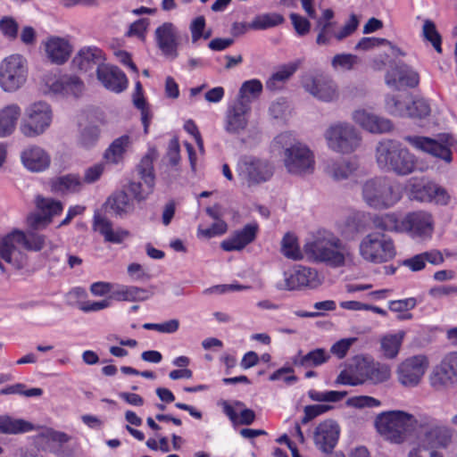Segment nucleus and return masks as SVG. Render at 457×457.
I'll return each instance as SVG.
<instances>
[{
  "label": "nucleus",
  "mask_w": 457,
  "mask_h": 457,
  "mask_svg": "<svg viewBox=\"0 0 457 457\" xmlns=\"http://www.w3.org/2000/svg\"><path fill=\"white\" fill-rule=\"evenodd\" d=\"M270 147L273 152L281 154L287 173L304 177L314 172V154L305 143L296 137L295 133H279L271 141Z\"/></svg>",
  "instance_id": "obj_1"
},
{
  "label": "nucleus",
  "mask_w": 457,
  "mask_h": 457,
  "mask_svg": "<svg viewBox=\"0 0 457 457\" xmlns=\"http://www.w3.org/2000/svg\"><path fill=\"white\" fill-rule=\"evenodd\" d=\"M45 245V237L42 235L24 232L15 229L0 237V257L15 270L22 269L26 264V255L22 249L40 251ZM0 272L5 273V268L0 262Z\"/></svg>",
  "instance_id": "obj_2"
},
{
  "label": "nucleus",
  "mask_w": 457,
  "mask_h": 457,
  "mask_svg": "<svg viewBox=\"0 0 457 457\" xmlns=\"http://www.w3.org/2000/svg\"><path fill=\"white\" fill-rule=\"evenodd\" d=\"M417 415L401 410L383 411L374 421L377 431L387 441L401 445L417 432Z\"/></svg>",
  "instance_id": "obj_3"
},
{
  "label": "nucleus",
  "mask_w": 457,
  "mask_h": 457,
  "mask_svg": "<svg viewBox=\"0 0 457 457\" xmlns=\"http://www.w3.org/2000/svg\"><path fill=\"white\" fill-rule=\"evenodd\" d=\"M257 98V79L245 81L239 90L236 101L228 106L224 129L229 134L243 132L251 117L252 103Z\"/></svg>",
  "instance_id": "obj_4"
},
{
  "label": "nucleus",
  "mask_w": 457,
  "mask_h": 457,
  "mask_svg": "<svg viewBox=\"0 0 457 457\" xmlns=\"http://www.w3.org/2000/svg\"><path fill=\"white\" fill-rule=\"evenodd\" d=\"M363 202L375 210L393 207L402 198L399 188L386 177L368 179L361 184Z\"/></svg>",
  "instance_id": "obj_5"
},
{
  "label": "nucleus",
  "mask_w": 457,
  "mask_h": 457,
  "mask_svg": "<svg viewBox=\"0 0 457 457\" xmlns=\"http://www.w3.org/2000/svg\"><path fill=\"white\" fill-rule=\"evenodd\" d=\"M417 431L422 432L419 446L423 450L446 449L453 441V430L427 413H419Z\"/></svg>",
  "instance_id": "obj_6"
},
{
  "label": "nucleus",
  "mask_w": 457,
  "mask_h": 457,
  "mask_svg": "<svg viewBox=\"0 0 457 457\" xmlns=\"http://www.w3.org/2000/svg\"><path fill=\"white\" fill-rule=\"evenodd\" d=\"M322 278L314 269L296 266L283 272H277L272 277V284L279 290L314 289L320 287Z\"/></svg>",
  "instance_id": "obj_7"
},
{
  "label": "nucleus",
  "mask_w": 457,
  "mask_h": 457,
  "mask_svg": "<svg viewBox=\"0 0 457 457\" xmlns=\"http://www.w3.org/2000/svg\"><path fill=\"white\" fill-rule=\"evenodd\" d=\"M359 252L365 261L372 263L387 262L396 254L393 239L379 231L367 234L360 242Z\"/></svg>",
  "instance_id": "obj_8"
},
{
  "label": "nucleus",
  "mask_w": 457,
  "mask_h": 457,
  "mask_svg": "<svg viewBox=\"0 0 457 457\" xmlns=\"http://www.w3.org/2000/svg\"><path fill=\"white\" fill-rule=\"evenodd\" d=\"M328 147L338 154H351L361 145V136L348 122L337 121L328 127L324 132Z\"/></svg>",
  "instance_id": "obj_9"
},
{
  "label": "nucleus",
  "mask_w": 457,
  "mask_h": 457,
  "mask_svg": "<svg viewBox=\"0 0 457 457\" xmlns=\"http://www.w3.org/2000/svg\"><path fill=\"white\" fill-rule=\"evenodd\" d=\"M52 119L50 105L43 101L35 102L25 109L20 129L26 137H37L50 127Z\"/></svg>",
  "instance_id": "obj_10"
},
{
  "label": "nucleus",
  "mask_w": 457,
  "mask_h": 457,
  "mask_svg": "<svg viewBox=\"0 0 457 457\" xmlns=\"http://www.w3.org/2000/svg\"><path fill=\"white\" fill-rule=\"evenodd\" d=\"M27 77V62L22 55L11 54L0 62V87L4 92L12 93L20 89Z\"/></svg>",
  "instance_id": "obj_11"
},
{
  "label": "nucleus",
  "mask_w": 457,
  "mask_h": 457,
  "mask_svg": "<svg viewBox=\"0 0 457 457\" xmlns=\"http://www.w3.org/2000/svg\"><path fill=\"white\" fill-rule=\"evenodd\" d=\"M434 228V218L426 211L410 212L400 220V233H404L418 242L429 240Z\"/></svg>",
  "instance_id": "obj_12"
},
{
  "label": "nucleus",
  "mask_w": 457,
  "mask_h": 457,
  "mask_svg": "<svg viewBox=\"0 0 457 457\" xmlns=\"http://www.w3.org/2000/svg\"><path fill=\"white\" fill-rule=\"evenodd\" d=\"M301 85L306 93L321 102L329 103L339 97L337 83L328 75L305 74Z\"/></svg>",
  "instance_id": "obj_13"
},
{
  "label": "nucleus",
  "mask_w": 457,
  "mask_h": 457,
  "mask_svg": "<svg viewBox=\"0 0 457 457\" xmlns=\"http://www.w3.org/2000/svg\"><path fill=\"white\" fill-rule=\"evenodd\" d=\"M429 366L424 354L413 355L399 363L396 369L397 380L405 387L417 386Z\"/></svg>",
  "instance_id": "obj_14"
},
{
  "label": "nucleus",
  "mask_w": 457,
  "mask_h": 457,
  "mask_svg": "<svg viewBox=\"0 0 457 457\" xmlns=\"http://www.w3.org/2000/svg\"><path fill=\"white\" fill-rule=\"evenodd\" d=\"M403 139L417 150L428 153L446 162L452 161L450 150L452 137L449 136H440L438 139L421 136H406Z\"/></svg>",
  "instance_id": "obj_15"
},
{
  "label": "nucleus",
  "mask_w": 457,
  "mask_h": 457,
  "mask_svg": "<svg viewBox=\"0 0 457 457\" xmlns=\"http://www.w3.org/2000/svg\"><path fill=\"white\" fill-rule=\"evenodd\" d=\"M410 196L420 202L435 201L438 204L445 205L449 201L446 190L424 178H411L408 182Z\"/></svg>",
  "instance_id": "obj_16"
},
{
  "label": "nucleus",
  "mask_w": 457,
  "mask_h": 457,
  "mask_svg": "<svg viewBox=\"0 0 457 457\" xmlns=\"http://www.w3.org/2000/svg\"><path fill=\"white\" fill-rule=\"evenodd\" d=\"M429 383L436 390H444L457 383V353L446 354L429 376Z\"/></svg>",
  "instance_id": "obj_17"
},
{
  "label": "nucleus",
  "mask_w": 457,
  "mask_h": 457,
  "mask_svg": "<svg viewBox=\"0 0 457 457\" xmlns=\"http://www.w3.org/2000/svg\"><path fill=\"white\" fill-rule=\"evenodd\" d=\"M385 82L395 90H400L403 86L416 87L420 83V75L412 67L399 62L386 71Z\"/></svg>",
  "instance_id": "obj_18"
},
{
  "label": "nucleus",
  "mask_w": 457,
  "mask_h": 457,
  "mask_svg": "<svg viewBox=\"0 0 457 457\" xmlns=\"http://www.w3.org/2000/svg\"><path fill=\"white\" fill-rule=\"evenodd\" d=\"M43 81L48 93L54 95L79 96L83 90L82 81L76 76L45 75Z\"/></svg>",
  "instance_id": "obj_19"
},
{
  "label": "nucleus",
  "mask_w": 457,
  "mask_h": 457,
  "mask_svg": "<svg viewBox=\"0 0 457 457\" xmlns=\"http://www.w3.org/2000/svg\"><path fill=\"white\" fill-rule=\"evenodd\" d=\"M158 48L162 54L170 60L178 57V37L175 26L171 22H164L154 32Z\"/></svg>",
  "instance_id": "obj_20"
},
{
  "label": "nucleus",
  "mask_w": 457,
  "mask_h": 457,
  "mask_svg": "<svg viewBox=\"0 0 457 457\" xmlns=\"http://www.w3.org/2000/svg\"><path fill=\"white\" fill-rule=\"evenodd\" d=\"M339 427L333 420H325L319 424L314 431V444L325 453H331L339 437Z\"/></svg>",
  "instance_id": "obj_21"
},
{
  "label": "nucleus",
  "mask_w": 457,
  "mask_h": 457,
  "mask_svg": "<svg viewBox=\"0 0 457 457\" xmlns=\"http://www.w3.org/2000/svg\"><path fill=\"white\" fill-rule=\"evenodd\" d=\"M104 55L103 51L96 46H84L73 57L72 66L82 72H88L96 70L98 73L99 67L104 66Z\"/></svg>",
  "instance_id": "obj_22"
},
{
  "label": "nucleus",
  "mask_w": 457,
  "mask_h": 457,
  "mask_svg": "<svg viewBox=\"0 0 457 457\" xmlns=\"http://www.w3.org/2000/svg\"><path fill=\"white\" fill-rule=\"evenodd\" d=\"M98 80L107 89L114 93H121L128 87L126 74L118 67L105 64L99 67Z\"/></svg>",
  "instance_id": "obj_23"
},
{
  "label": "nucleus",
  "mask_w": 457,
  "mask_h": 457,
  "mask_svg": "<svg viewBox=\"0 0 457 457\" xmlns=\"http://www.w3.org/2000/svg\"><path fill=\"white\" fill-rule=\"evenodd\" d=\"M46 57L54 64H63L71 57L72 46L65 37L51 36L47 37L45 44Z\"/></svg>",
  "instance_id": "obj_24"
},
{
  "label": "nucleus",
  "mask_w": 457,
  "mask_h": 457,
  "mask_svg": "<svg viewBox=\"0 0 457 457\" xmlns=\"http://www.w3.org/2000/svg\"><path fill=\"white\" fill-rule=\"evenodd\" d=\"M335 13L332 9H324L320 17L313 18L314 29L317 31L316 44L318 46H328L335 37L337 22L333 21Z\"/></svg>",
  "instance_id": "obj_25"
},
{
  "label": "nucleus",
  "mask_w": 457,
  "mask_h": 457,
  "mask_svg": "<svg viewBox=\"0 0 457 457\" xmlns=\"http://www.w3.org/2000/svg\"><path fill=\"white\" fill-rule=\"evenodd\" d=\"M93 228L104 237L105 242L121 244L129 237V231L122 228H112V221L100 213H96L93 218Z\"/></svg>",
  "instance_id": "obj_26"
},
{
  "label": "nucleus",
  "mask_w": 457,
  "mask_h": 457,
  "mask_svg": "<svg viewBox=\"0 0 457 457\" xmlns=\"http://www.w3.org/2000/svg\"><path fill=\"white\" fill-rule=\"evenodd\" d=\"M21 162L24 167L33 172H40L49 167L50 156L41 147L29 145L21 154Z\"/></svg>",
  "instance_id": "obj_27"
},
{
  "label": "nucleus",
  "mask_w": 457,
  "mask_h": 457,
  "mask_svg": "<svg viewBox=\"0 0 457 457\" xmlns=\"http://www.w3.org/2000/svg\"><path fill=\"white\" fill-rule=\"evenodd\" d=\"M423 170V168L419 165L418 159L415 155L401 145L389 171L398 176H407L413 172Z\"/></svg>",
  "instance_id": "obj_28"
},
{
  "label": "nucleus",
  "mask_w": 457,
  "mask_h": 457,
  "mask_svg": "<svg viewBox=\"0 0 457 457\" xmlns=\"http://www.w3.org/2000/svg\"><path fill=\"white\" fill-rule=\"evenodd\" d=\"M358 169V164L352 160L331 159L327 161L324 172L336 182L348 179Z\"/></svg>",
  "instance_id": "obj_29"
},
{
  "label": "nucleus",
  "mask_w": 457,
  "mask_h": 457,
  "mask_svg": "<svg viewBox=\"0 0 457 457\" xmlns=\"http://www.w3.org/2000/svg\"><path fill=\"white\" fill-rule=\"evenodd\" d=\"M256 227L246 225L242 229L236 231L232 236L223 240L221 248L226 252L239 251L252 242L256 235Z\"/></svg>",
  "instance_id": "obj_30"
},
{
  "label": "nucleus",
  "mask_w": 457,
  "mask_h": 457,
  "mask_svg": "<svg viewBox=\"0 0 457 457\" xmlns=\"http://www.w3.org/2000/svg\"><path fill=\"white\" fill-rule=\"evenodd\" d=\"M401 145L400 142L393 139H386L378 144L376 147V161L380 169L389 171Z\"/></svg>",
  "instance_id": "obj_31"
},
{
  "label": "nucleus",
  "mask_w": 457,
  "mask_h": 457,
  "mask_svg": "<svg viewBox=\"0 0 457 457\" xmlns=\"http://www.w3.org/2000/svg\"><path fill=\"white\" fill-rule=\"evenodd\" d=\"M332 238L337 237L331 234L315 237L312 241L304 245L305 253L316 262H326L328 251L331 247H334V245L330 244L332 242Z\"/></svg>",
  "instance_id": "obj_32"
},
{
  "label": "nucleus",
  "mask_w": 457,
  "mask_h": 457,
  "mask_svg": "<svg viewBox=\"0 0 457 457\" xmlns=\"http://www.w3.org/2000/svg\"><path fill=\"white\" fill-rule=\"evenodd\" d=\"M299 65L300 61H295L279 66L266 81V87L270 91L283 88L286 82L288 81V79L298 70Z\"/></svg>",
  "instance_id": "obj_33"
},
{
  "label": "nucleus",
  "mask_w": 457,
  "mask_h": 457,
  "mask_svg": "<svg viewBox=\"0 0 457 457\" xmlns=\"http://www.w3.org/2000/svg\"><path fill=\"white\" fill-rule=\"evenodd\" d=\"M237 174L247 187L257 185V159L253 155H242L237 162Z\"/></svg>",
  "instance_id": "obj_34"
},
{
  "label": "nucleus",
  "mask_w": 457,
  "mask_h": 457,
  "mask_svg": "<svg viewBox=\"0 0 457 457\" xmlns=\"http://www.w3.org/2000/svg\"><path fill=\"white\" fill-rule=\"evenodd\" d=\"M106 205L118 217H125L133 212L135 206L129 195L120 190L112 193L106 201Z\"/></svg>",
  "instance_id": "obj_35"
},
{
  "label": "nucleus",
  "mask_w": 457,
  "mask_h": 457,
  "mask_svg": "<svg viewBox=\"0 0 457 457\" xmlns=\"http://www.w3.org/2000/svg\"><path fill=\"white\" fill-rule=\"evenodd\" d=\"M34 425L23 419H17L7 414L0 415V434L19 435L34 430Z\"/></svg>",
  "instance_id": "obj_36"
},
{
  "label": "nucleus",
  "mask_w": 457,
  "mask_h": 457,
  "mask_svg": "<svg viewBox=\"0 0 457 457\" xmlns=\"http://www.w3.org/2000/svg\"><path fill=\"white\" fill-rule=\"evenodd\" d=\"M21 116V108L16 104H9L0 110V137L10 136Z\"/></svg>",
  "instance_id": "obj_37"
},
{
  "label": "nucleus",
  "mask_w": 457,
  "mask_h": 457,
  "mask_svg": "<svg viewBox=\"0 0 457 457\" xmlns=\"http://www.w3.org/2000/svg\"><path fill=\"white\" fill-rule=\"evenodd\" d=\"M82 180L78 174H67L55 178L51 182L52 191L61 194H71L80 191Z\"/></svg>",
  "instance_id": "obj_38"
},
{
  "label": "nucleus",
  "mask_w": 457,
  "mask_h": 457,
  "mask_svg": "<svg viewBox=\"0 0 457 457\" xmlns=\"http://www.w3.org/2000/svg\"><path fill=\"white\" fill-rule=\"evenodd\" d=\"M130 137L123 135L114 139L104 154L105 161L112 164H119L123 161L124 154L130 145Z\"/></svg>",
  "instance_id": "obj_39"
},
{
  "label": "nucleus",
  "mask_w": 457,
  "mask_h": 457,
  "mask_svg": "<svg viewBox=\"0 0 457 457\" xmlns=\"http://www.w3.org/2000/svg\"><path fill=\"white\" fill-rule=\"evenodd\" d=\"M330 244H332L334 247H331L328 251L325 263L334 268L344 266L345 261L352 257L349 247L343 244L339 238H332Z\"/></svg>",
  "instance_id": "obj_40"
},
{
  "label": "nucleus",
  "mask_w": 457,
  "mask_h": 457,
  "mask_svg": "<svg viewBox=\"0 0 457 457\" xmlns=\"http://www.w3.org/2000/svg\"><path fill=\"white\" fill-rule=\"evenodd\" d=\"M404 336V331H398L380 338V350L385 358L395 359L398 355Z\"/></svg>",
  "instance_id": "obj_41"
},
{
  "label": "nucleus",
  "mask_w": 457,
  "mask_h": 457,
  "mask_svg": "<svg viewBox=\"0 0 457 457\" xmlns=\"http://www.w3.org/2000/svg\"><path fill=\"white\" fill-rule=\"evenodd\" d=\"M158 157V153L155 149L151 148L142 157L138 166V173L144 184L146 186L154 187V161Z\"/></svg>",
  "instance_id": "obj_42"
},
{
  "label": "nucleus",
  "mask_w": 457,
  "mask_h": 457,
  "mask_svg": "<svg viewBox=\"0 0 457 457\" xmlns=\"http://www.w3.org/2000/svg\"><path fill=\"white\" fill-rule=\"evenodd\" d=\"M151 293L142 287L135 286H122L113 293L117 301L143 302L149 299Z\"/></svg>",
  "instance_id": "obj_43"
},
{
  "label": "nucleus",
  "mask_w": 457,
  "mask_h": 457,
  "mask_svg": "<svg viewBox=\"0 0 457 457\" xmlns=\"http://www.w3.org/2000/svg\"><path fill=\"white\" fill-rule=\"evenodd\" d=\"M329 359V354L322 348H318L309 352L303 356H296L294 359V364L305 368H311L321 365Z\"/></svg>",
  "instance_id": "obj_44"
},
{
  "label": "nucleus",
  "mask_w": 457,
  "mask_h": 457,
  "mask_svg": "<svg viewBox=\"0 0 457 457\" xmlns=\"http://www.w3.org/2000/svg\"><path fill=\"white\" fill-rule=\"evenodd\" d=\"M372 223L377 229L400 233V220L395 213H386L373 218Z\"/></svg>",
  "instance_id": "obj_45"
},
{
  "label": "nucleus",
  "mask_w": 457,
  "mask_h": 457,
  "mask_svg": "<svg viewBox=\"0 0 457 457\" xmlns=\"http://www.w3.org/2000/svg\"><path fill=\"white\" fill-rule=\"evenodd\" d=\"M282 254L292 260L302 259V252L298 245L297 238L292 234H286L281 241Z\"/></svg>",
  "instance_id": "obj_46"
},
{
  "label": "nucleus",
  "mask_w": 457,
  "mask_h": 457,
  "mask_svg": "<svg viewBox=\"0 0 457 457\" xmlns=\"http://www.w3.org/2000/svg\"><path fill=\"white\" fill-rule=\"evenodd\" d=\"M37 209L46 215H49L52 220L53 216L57 215L62 211V204L60 201L51 198H45L38 195L36 199Z\"/></svg>",
  "instance_id": "obj_47"
},
{
  "label": "nucleus",
  "mask_w": 457,
  "mask_h": 457,
  "mask_svg": "<svg viewBox=\"0 0 457 457\" xmlns=\"http://www.w3.org/2000/svg\"><path fill=\"white\" fill-rule=\"evenodd\" d=\"M373 361L364 356H356L353 359V373L357 377V380L361 381V385L369 380L368 376L371 370Z\"/></svg>",
  "instance_id": "obj_48"
},
{
  "label": "nucleus",
  "mask_w": 457,
  "mask_h": 457,
  "mask_svg": "<svg viewBox=\"0 0 457 457\" xmlns=\"http://www.w3.org/2000/svg\"><path fill=\"white\" fill-rule=\"evenodd\" d=\"M391 377V368L387 364L373 362L370 370L368 378L373 384H379L387 381Z\"/></svg>",
  "instance_id": "obj_49"
},
{
  "label": "nucleus",
  "mask_w": 457,
  "mask_h": 457,
  "mask_svg": "<svg viewBox=\"0 0 457 457\" xmlns=\"http://www.w3.org/2000/svg\"><path fill=\"white\" fill-rule=\"evenodd\" d=\"M422 34L424 37L432 44L433 47L437 53L442 52L441 36L436 30V24L434 23V21H432L431 20H426L424 21L422 27Z\"/></svg>",
  "instance_id": "obj_50"
},
{
  "label": "nucleus",
  "mask_w": 457,
  "mask_h": 457,
  "mask_svg": "<svg viewBox=\"0 0 457 457\" xmlns=\"http://www.w3.org/2000/svg\"><path fill=\"white\" fill-rule=\"evenodd\" d=\"M358 62L359 58L354 54H338L332 58L331 65L335 70L351 71Z\"/></svg>",
  "instance_id": "obj_51"
},
{
  "label": "nucleus",
  "mask_w": 457,
  "mask_h": 457,
  "mask_svg": "<svg viewBox=\"0 0 457 457\" xmlns=\"http://www.w3.org/2000/svg\"><path fill=\"white\" fill-rule=\"evenodd\" d=\"M346 395V391L318 392L315 390H310L308 392L309 397L315 402L337 403L343 400Z\"/></svg>",
  "instance_id": "obj_52"
},
{
  "label": "nucleus",
  "mask_w": 457,
  "mask_h": 457,
  "mask_svg": "<svg viewBox=\"0 0 457 457\" xmlns=\"http://www.w3.org/2000/svg\"><path fill=\"white\" fill-rule=\"evenodd\" d=\"M430 108L424 100H416L406 105V115L404 117L422 119L429 115Z\"/></svg>",
  "instance_id": "obj_53"
},
{
  "label": "nucleus",
  "mask_w": 457,
  "mask_h": 457,
  "mask_svg": "<svg viewBox=\"0 0 457 457\" xmlns=\"http://www.w3.org/2000/svg\"><path fill=\"white\" fill-rule=\"evenodd\" d=\"M346 404L351 407L362 409V408H373L380 406L381 403L379 400L368 396V395H360L353 396L346 401Z\"/></svg>",
  "instance_id": "obj_54"
},
{
  "label": "nucleus",
  "mask_w": 457,
  "mask_h": 457,
  "mask_svg": "<svg viewBox=\"0 0 457 457\" xmlns=\"http://www.w3.org/2000/svg\"><path fill=\"white\" fill-rule=\"evenodd\" d=\"M408 104L409 103L399 101L394 96H386L385 106L390 114L404 117L406 115V105H408Z\"/></svg>",
  "instance_id": "obj_55"
},
{
  "label": "nucleus",
  "mask_w": 457,
  "mask_h": 457,
  "mask_svg": "<svg viewBox=\"0 0 457 457\" xmlns=\"http://www.w3.org/2000/svg\"><path fill=\"white\" fill-rule=\"evenodd\" d=\"M393 129L390 120L372 113L371 125H368V131L371 133H386Z\"/></svg>",
  "instance_id": "obj_56"
},
{
  "label": "nucleus",
  "mask_w": 457,
  "mask_h": 457,
  "mask_svg": "<svg viewBox=\"0 0 457 457\" xmlns=\"http://www.w3.org/2000/svg\"><path fill=\"white\" fill-rule=\"evenodd\" d=\"M289 17L298 36L303 37L310 32L311 22L306 18L295 12H292Z\"/></svg>",
  "instance_id": "obj_57"
},
{
  "label": "nucleus",
  "mask_w": 457,
  "mask_h": 457,
  "mask_svg": "<svg viewBox=\"0 0 457 457\" xmlns=\"http://www.w3.org/2000/svg\"><path fill=\"white\" fill-rule=\"evenodd\" d=\"M332 409V406L327 404H314L304 407V416L302 423L306 424L317 416L323 414Z\"/></svg>",
  "instance_id": "obj_58"
},
{
  "label": "nucleus",
  "mask_w": 457,
  "mask_h": 457,
  "mask_svg": "<svg viewBox=\"0 0 457 457\" xmlns=\"http://www.w3.org/2000/svg\"><path fill=\"white\" fill-rule=\"evenodd\" d=\"M154 187H145L140 182H130L129 191L133 195L137 202L144 201L153 192Z\"/></svg>",
  "instance_id": "obj_59"
},
{
  "label": "nucleus",
  "mask_w": 457,
  "mask_h": 457,
  "mask_svg": "<svg viewBox=\"0 0 457 457\" xmlns=\"http://www.w3.org/2000/svg\"><path fill=\"white\" fill-rule=\"evenodd\" d=\"M356 340L357 338L355 337L340 339L331 346L330 352L337 358L342 359L346 355L348 350Z\"/></svg>",
  "instance_id": "obj_60"
},
{
  "label": "nucleus",
  "mask_w": 457,
  "mask_h": 457,
  "mask_svg": "<svg viewBox=\"0 0 457 457\" xmlns=\"http://www.w3.org/2000/svg\"><path fill=\"white\" fill-rule=\"evenodd\" d=\"M18 29L19 25L15 21V20L12 17H4L0 21V30L2 33L9 37V38H15L18 35Z\"/></svg>",
  "instance_id": "obj_61"
},
{
  "label": "nucleus",
  "mask_w": 457,
  "mask_h": 457,
  "mask_svg": "<svg viewBox=\"0 0 457 457\" xmlns=\"http://www.w3.org/2000/svg\"><path fill=\"white\" fill-rule=\"evenodd\" d=\"M417 304V301L413 297L390 301L388 308L395 312H404L412 310Z\"/></svg>",
  "instance_id": "obj_62"
},
{
  "label": "nucleus",
  "mask_w": 457,
  "mask_h": 457,
  "mask_svg": "<svg viewBox=\"0 0 457 457\" xmlns=\"http://www.w3.org/2000/svg\"><path fill=\"white\" fill-rule=\"evenodd\" d=\"M294 370L291 367H282L273 372L269 379L270 381H275L278 379H283L287 384H293L297 381V377L293 375Z\"/></svg>",
  "instance_id": "obj_63"
},
{
  "label": "nucleus",
  "mask_w": 457,
  "mask_h": 457,
  "mask_svg": "<svg viewBox=\"0 0 457 457\" xmlns=\"http://www.w3.org/2000/svg\"><path fill=\"white\" fill-rule=\"evenodd\" d=\"M49 215H46L39 211L37 213H33L28 217V224L33 229H41L46 228L50 222Z\"/></svg>",
  "instance_id": "obj_64"
}]
</instances>
